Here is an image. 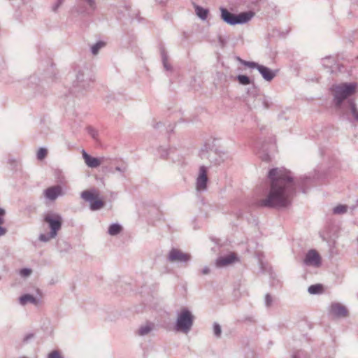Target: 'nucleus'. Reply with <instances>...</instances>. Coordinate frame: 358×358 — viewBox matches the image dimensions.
Returning <instances> with one entry per match:
<instances>
[{"instance_id":"f257e3e1","label":"nucleus","mask_w":358,"mask_h":358,"mask_svg":"<svg viewBox=\"0 0 358 358\" xmlns=\"http://www.w3.org/2000/svg\"><path fill=\"white\" fill-rule=\"evenodd\" d=\"M268 178L271 181L270 189L267 196L258 201L260 207L288 206L291 203L296 186L305 193L303 186L310 180V178L306 176L294 180L291 172L284 168L271 169Z\"/></svg>"},{"instance_id":"f03ea898","label":"nucleus","mask_w":358,"mask_h":358,"mask_svg":"<svg viewBox=\"0 0 358 358\" xmlns=\"http://www.w3.org/2000/svg\"><path fill=\"white\" fill-rule=\"evenodd\" d=\"M43 221L48 224L50 229L49 234H41L38 239L42 242H48L55 238L61 229L63 219L61 215L53 211H49L43 215Z\"/></svg>"},{"instance_id":"7ed1b4c3","label":"nucleus","mask_w":358,"mask_h":358,"mask_svg":"<svg viewBox=\"0 0 358 358\" xmlns=\"http://www.w3.org/2000/svg\"><path fill=\"white\" fill-rule=\"evenodd\" d=\"M194 321V316L187 308H182L178 313L174 329L177 332L187 334L192 329Z\"/></svg>"},{"instance_id":"20e7f679","label":"nucleus","mask_w":358,"mask_h":358,"mask_svg":"<svg viewBox=\"0 0 358 358\" xmlns=\"http://www.w3.org/2000/svg\"><path fill=\"white\" fill-rule=\"evenodd\" d=\"M94 80L92 71L87 67L79 69L76 73V78L73 83L72 91L73 93L87 90L90 87Z\"/></svg>"},{"instance_id":"39448f33","label":"nucleus","mask_w":358,"mask_h":358,"mask_svg":"<svg viewBox=\"0 0 358 358\" xmlns=\"http://www.w3.org/2000/svg\"><path fill=\"white\" fill-rule=\"evenodd\" d=\"M220 12L221 18L222 20L230 25L247 23L254 16V13L252 11L243 12L239 14H234L224 8H220Z\"/></svg>"},{"instance_id":"423d86ee","label":"nucleus","mask_w":358,"mask_h":358,"mask_svg":"<svg viewBox=\"0 0 358 358\" xmlns=\"http://www.w3.org/2000/svg\"><path fill=\"white\" fill-rule=\"evenodd\" d=\"M356 85L353 83H343L333 88L335 106L340 108L342 102L355 91Z\"/></svg>"},{"instance_id":"0eeeda50","label":"nucleus","mask_w":358,"mask_h":358,"mask_svg":"<svg viewBox=\"0 0 358 358\" xmlns=\"http://www.w3.org/2000/svg\"><path fill=\"white\" fill-rule=\"evenodd\" d=\"M200 157L202 159H207L213 165H220L229 157L227 152L220 149L201 150Z\"/></svg>"},{"instance_id":"6e6552de","label":"nucleus","mask_w":358,"mask_h":358,"mask_svg":"<svg viewBox=\"0 0 358 358\" xmlns=\"http://www.w3.org/2000/svg\"><path fill=\"white\" fill-rule=\"evenodd\" d=\"M80 196L83 200L90 203L92 210H97L104 206V202L99 199L94 189L85 190L81 193Z\"/></svg>"},{"instance_id":"1a4fd4ad","label":"nucleus","mask_w":358,"mask_h":358,"mask_svg":"<svg viewBox=\"0 0 358 358\" xmlns=\"http://www.w3.org/2000/svg\"><path fill=\"white\" fill-rule=\"evenodd\" d=\"M339 108L343 118L351 122H358V109L354 101H349L346 105L341 106Z\"/></svg>"},{"instance_id":"9d476101","label":"nucleus","mask_w":358,"mask_h":358,"mask_svg":"<svg viewBox=\"0 0 358 358\" xmlns=\"http://www.w3.org/2000/svg\"><path fill=\"white\" fill-rule=\"evenodd\" d=\"M191 259L190 254L184 252L177 248H172L167 256L169 262L178 264H187Z\"/></svg>"},{"instance_id":"9b49d317","label":"nucleus","mask_w":358,"mask_h":358,"mask_svg":"<svg viewBox=\"0 0 358 358\" xmlns=\"http://www.w3.org/2000/svg\"><path fill=\"white\" fill-rule=\"evenodd\" d=\"M303 263L308 266L318 268L322 264V258L315 250L312 249L306 254Z\"/></svg>"},{"instance_id":"f8f14e48","label":"nucleus","mask_w":358,"mask_h":358,"mask_svg":"<svg viewBox=\"0 0 358 358\" xmlns=\"http://www.w3.org/2000/svg\"><path fill=\"white\" fill-rule=\"evenodd\" d=\"M208 178L207 176V168L205 166H201L199 173L196 178V188L197 191H205L207 188Z\"/></svg>"},{"instance_id":"ddd939ff","label":"nucleus","mask_w":358,"mask_h":358,"mask_svg":"<svg viewBox=\"0 0 358 358\" xmlns=\"http://www.w3.org/2000/svg\"><path fill=\"white\" fill-rule=\"evenodd\" d=\"M238 260L234 253H230L224 256H220L216 259L215 265L217 267L222 268L229 266Z\"/></svg>"},{"instance_id":"4468645a","label":"nucleus","mask_w":358,"mask_h":358,"mask_svg":"<svg viewBox=\"0 0 358 358\" xmlns=\"http://www.w3.org/2000/svg\"><path fill=\"white\" fill-rule=\"evenodd\" d=\"M62 189L59 185L50 187L43 191L45 199L50 201H55L59 196L62 195Z\"/></svg>"},{"instance_id":"2eb2a0df","label":"nucleus","mask_w":358,"mask_h":358,"mask_svg":"<svg viewBox=\"0 0 358 358\" xmlns=\"http://www.w3.org/2000/svg\"><path fill=\"white\" fill-rule=\"evenodd\" d=\"M330 313L336 317H345L348 316L347 308L339 303H333L330 306Z\"/></svg>"},{"instance_id":"dca6fc26","label":"nucleus","mask_w":358,"mask_h":358,"mask_svg":"<svg viewBox=\"0 0 358 358\" xmlns=\"http://www.w3.org/2000/svg\"><path fill=\"white\" fill-rule=\"evenodd\" d=\"M82 155L87 166L92 169L97 168L104 160L103 157L96 158L90 156L84 150L82 151Z\"/></svg>"},{"instance_id":"f3484780","label":"nucleus","mask_w":358,"mask_h":358,"mask_svg":"<svg viewBox=\"0 0 358 358\" xmlns=\"http://www.w3.org/2000/svg\"><path fill=\"white\" fill-rule=\"evenodd\" d=\"M18 301L19 303L22 306H24L29 303L36 306L41 304L40 299H38L29 294H24L20 296L18 299Z\"/></svg>"},{"instance_id":"a211bd4d","label":"nucleus","mask_w":358,"mask_h":358,"mask_svg":"<svg viewBox=\"0 0 358 358\" xmlns=\"http://www.w3.org/2000/svg\"><path fill=\"white\" fill-rule=\"evenodd\" d=\"M257 70L262 76L263 78L266 81L272 80L276 75L275 71L263 65L258 66Z\"/></svg>"},{"instance_id":"6ab92c4d","label":"nucleus","mask_w":358,"mask_h":358,"mask_svg":"<svg viewBox=\"0 0 358 358\" xmlns=\"http://www.w3.org/2000/svg\"><path fill=\"white\" fill-rule=\"evenodd\" d=\"M155 329V324L152 322H147L141 325L138 330V335L145 336L150 334Z\"/></svg>"},{"instance_id":"aec40b11","label":"nucleus","mask_w":358,"mask_h":358,"mask_svg":"<svg viewBox=\"0 0 358 358\" xmlns=\"http://www.w3.org/2000/svg\"><path fill=\"white\" fill-rule=\"evenodd\" d=\"M83 3L86 4L87 8L83 11L87 15L91 14L96 9V0H80Z\"/></svg>"},{"instance_id":"412c9836","label":"nucleus","mask_w":358,"mask_h":358,"mask_svg":"<svg viewBox=\"0 0 358 358\" xmlns=\"http://www.w3.org/2000/svg\"><path fill=\"white\" fill-rule=\"evenodd\" d=\"M194 7L196 15L202 20H205L208 17V10L196 4L194 5Z\"/></svg>"},{"instance_id":"4be33fe9","label":"nucleus","mask_w":358,"mask_h":358,"mask_svg":"<svg viewBox=\"0 0 358 358\" xmlns=\"http://www.w3.org/2000/svg\"><path fill=\"white\" fill-rule=\"evenodd\" d=\"M6 215V210L3 208H0V237L5 236L8 230L3 226L4 224V217Z\"/></svg>"},{"instance_id":"5701e85b","label":"nucleus","mask_w":358,"mask_h":358,"mask_svg":"<svg viewBox=\"0 0 358 358\" xmlns=\"http://www.w3.org/2000/svg\"><path fill=\"white\" fill-rule=\"evenodd\" d=\"M122 230V227L120 224L117 223L112 224L109 226L108 229V233L110 236H116L119 234Z\"/></svg>"},{"instance_id":"b1692460","label":"nucleus","mask_w":358,"mask_h":358,"mask_svg":"<svg viewBox=\"0 0 358 358\" xmlns=\"http://www.w3.org/2000/svg\"><path fill=\"white\" fill-rule=\"evenodd\" d=\"M336 64L335 60L331 57H325L322 59V65L325 68L330 69V71H334V66Z\"/></svg>"},{"instance_id":"393cba45","label":"nucleus","mask_w":358,"mask_h":358,"mask_svg":"<svg viewBox=\"0 0 358 358\" xmlns=\"http://www.w3.org/2000/svg\"><path fill=\"white\" fill-rule=\"evenodd\" d=\"M310 294H319L323 292V287L321 284H315L310 285L308 289Z\"/></svg>"},{"instance_id":"a878e982","label":"nucleus","mask_w":358,"mask_h":358,"mask_svg":"<svg viewBox=\"0 0 358 358\" xmlns=\"http://www.w3.org/2000/svg\"><path fill=\"white\" fill-rule=\"evenodd\" d=\"M106 43L103 41H98L91 47V52L92 55H96L99 53L100 49L105 46Z\"/></svg>"},{"instance_id":"bb28decb","label":"nucleus","mask_w":358,"mask_h":358,"mask_svg":"<svg viewBox=\"0 0 358 358\" xmlns=\"http://www.w3.org/2000/svg\"><path fill=\"white\" fill-rule=\"evenodd\" d=\"M162 62L166 71H171L172 66L168 62V56L164 52H162Z\"/></svg>"},{"instance_id":"cd10ccee","label":"nucleus","mask_w":358,"mask_h":358,"mask_svg":"<svg viewBox=\"0 0 358 358\" xmlns=\"http://www.w3.org/2000/svg\"><path fill=\"white\" fill-rule=\"evenodd\" d=\"M236 78L238 83L243 85H248L251 83L250 78L245 75H238Z\"/></svg>"},{"instance_id":"c85d7f7f","label":"nucleus","mask_w":358,"mask_h":358,"mask_svg":"<svg viewBox=\"0 0 358 358\" xmlns=\"http://www.w3.org/2000/svg\"><path fill=\"white\" fill-rule=\"evenodd\" d=\"M348 210V206L345 205H338L334 208L333 213L334 214L340 215L344 214Z\"/></svg>"},{"instance_id":"c756f323","label":"nucleus","mask_w":358,"mask_h":358,"mask_svg":"<svg viewBox=\"0 0 358 358\" xmlns=\"http://www.w3.org/2000/svg\"><path fill=\"white\" fill-rule=\"evenodd\" d=\"M115 171L119 172L122 177H124V174L128 169V166L126 164L122 163L120 166L115 167Z\"/></svg>"},{"instance_id":"7c9ffc66","label":"nucleus","mask_w":358,"mask_h":358,"mask_svg":"<svg viewBox=\"0 0 358 358\" xmlns=\"http://www.w3.org/2000/svg\"><path fill=\"white\" fill-rule=\"evenodd\" d=\"M18 273L22 278H26L29 277L31 275L32 270L29 268H24L20 269Z\"/></svg>"},{"instance_id":"2f4dec72","label":"nucleus","mask_w":358,"mask_h":358,"mask_svg":"<svg viewBox=\"0 0 358 358\" xmlns=\"http://www.w3.org/2000/svg\"><path fill=\"white\" fill-rule=\"evenodd\" d=\"M238 60L241 62V64H243V65L248 66V67H250V68H255L257 69H258V66H260V64L255 62H247V61H244L240 58H238Z\"/></svg>"},{"instance_id":"473e14b6","label":"nucleus","mask_w":358,"mask_h":358,"mask_svg":"<svg viewBox=\"0 0 358 358\" xmlns=\"http://www.w3.org/2000/svg\"><path fill=\"white\" fill-rule=\"evenodd\" d=\"M48 155V150L45 148H41L37 152V159L38 160L44 159Z\"/></svg>"},{"instance_id":"72a5a7b5","label":"nucleus","mask_w":358,"mask_h":358,"mask_svg":"<svg viewBox=\"0 0 358 358\" xmlns=\"http://www.w3.org/2000/svg\"><path fill=\"white\" fill-rule=\"evenodd\" d=\"M158 152H159L160 157L164 158V159L166 158L169 155V150L164 147L159 148Z\"/></svg>"},{"instance_id":"f704fd0d","label":"nucleus","mask_w":358,"mask_h":358,"mask_svg":"<svg viewBox=\"0 0 358 358\" xmlns=\"http://www.w3.org/2000/svg\"><path fill=\"white\" fill-rule=\"evenodd\" d=\"M213 334L217 338H220L222 334V329L219 324L214 323L213 324Z\"/></svg>"},{"instance_id":"c9c22d12","label":"nucleus","mask_w":358,"mask_h":358,"mask_svg":"<svg viewBox=\"0 0 358 358\" xmlns=\"http://www.w3.org/2000/svg\"><path fill=\"white\" fill-rule=\"evenodd\" d=\"M87 131L89 133V134L94 138V139H96L97 138V136H98V132L96 130H95L94 128L92 127H88L87 128Z\"/></svg>"},{"instance_id":"e433bc0d","label":"nucleus","mask_w":358,"mask_h":358,"mask_svg":"<svg viewBox=\"0 0 358 358\" xmlns=\"http://www.w3.org/2000/svg\"><path fill=\"white\" fill-rule=\"evenodd\" d=\"M273 299L269 294H266L265 296V305L266 307H270L272 305Z\"/></svg>"},{"instance_id":"4c0bfd02","label":"nucleus","mask_w":358,"mask_h":358,"mask_svg":"<svg viewBox=\"0 0 358 358\" xmlns=\"http://www.w3.org/2000/svg\"><path fill=\"white\" fill-rule=\"evenodd\" d=\"M48 358H63L59 351L53 350L49 355Z\"/></svg>"},{"instance_id":"58836bf2","label":"nucleus","mask_w":358,"mask_h":358,"mask_svg":"<svg viewBox=\"0 0 358 358\" xmlns=\"http://www.w3.org/2000/svg\"><path fill=\"white\" fill-rule=\"evenodd\" d=\"M34 338L33 334H28L23 338V343H27L29 342V340L32 339Z\"/></svg>"},{"instance_id":"ea45409f","label":"nucleus","mask_w":358,"mask_h":358,"mask_svg":"<svg viewBox=\"0 0 358 358\" xmlns=\"http://www.w3.org/2000/svg\"><path fill=\"white\" fill-rule=\"evenodd\" d=\"M62 3L63 2H60V0H58L57 2L52 6V10L56 12Z\"/></svg>"},{"instance_id":"a19ab883","label":"nucleus","mask_w":358,"mask_h":358,"mask_svg":"<svg viewBox=\"0 0 358 358\" xmlns=\"http://www.w3.org/2000/svg\"><path fill=\"white\" fill-rule=\"evenodd\" d=\"M210 270L208 266H205L201 270V273L203 275H207L210 273Z\"/></svg>"},{"instance_id":"79ce46f5","label":"nucleus","mask_w":358,"mask_h":358,"mask_svg":"<svg viewBox=\"0 0 358 358\" xmlns=\"http://www.w3.org/2000/svg\"><path fill=\"white\" fill-rule=\"evenodd\" d=\"M158 3L162 4L167 1V0H155Z\"/></svg>"},{"instance_id":"37998d69","label":"nucleus","mask_w":358,"mask_h":358,"mask_svg":"<svg viewBox=\"0 0 358 358\" xmlns=\"http://www.w3.org/2000/svg\"><path fill=\"white\" fill-rule=\"evenodd\" d=\"M109 171L112 173H114V171L113 170H110Z\"/></svg>"},{"instance_id":"c03bdc74","label":"nucleus","mask_w":358,"mask_h":358,"mask_svg":"<svg viewBox=\"0 0 358 358\" xmlns=\"http://www.w3.org/2000/svg\"><path fill=\"white\" fill-rule=\"evenodd\" d=\"M64 0H60V2H64Z\"/></svg>"},{"instance_id":"a18cd8bd","label":"nucleus","mask_w":358,"mask_h":358,"mask_svg":"<svg viewBox=\"0 0 358 358\" xmlns=\"http://www.w3.org/2000/svg\"><path fill=\"white\" fill-rule=\"evenodd\" d=\"M20 358H27V357H20Z\"/></svg>"}]
</instances>
